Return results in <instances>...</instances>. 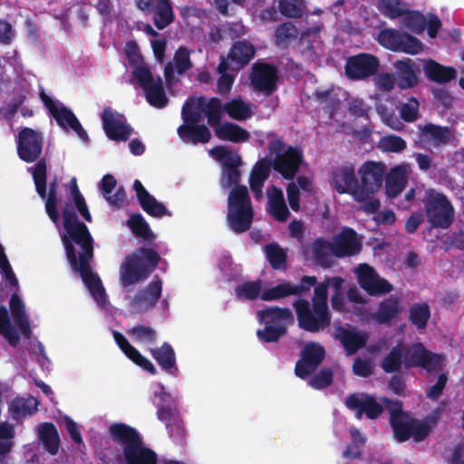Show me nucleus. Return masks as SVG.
<instances>
[{
  "label": "nucleus",
  "mask_w": 464,
  "mask_h": 464,
  "mask_svg": "<svg viewBox=\"0 0 464 464\" xmlns=\"http://www.w3.org/2000/svg\"><path fill=\"white\" fill-rule=\"evenodd\" d=\"M394 80L399 88L405 90L416 86L419 82L420 66L411 58L398 60L394 63Z\"/></svg>",
  "instance_id": "24"
},
{
  "label": "nucleus",
  "mask_w": 464,
  "mask_h": 464,
  "mask_svg": "<svg viewBox=\"0 0 464 464\" xmlns=\"http://www.w3.org/2000/svg\"><path fill=\"white\" fill-rule=\"evenodd\" d=\"M389 414L390 424L392 428L394 438L404 442L410 438L415 441H422L430 432V426L425 420H419L413 418L410 412L403 411V404L401 401H393L387 397H382Z\"/></svg>",
  "instance_id": "4"
},
{
  "label": "nucleus",
  "mask_w": 464,
  "mask_h": 464,
  "mask_svg": "<svg viewBox=\"0 0 464 464\" xmlns=\"http://www.w3.org/2000/svg\"><path fill=\"white\" fill-rule=\"evenodd\" d=\"M403 364V350L401 343L393 346L381 362V368L386 373L397 372Z\"/></svg>",
  "instance_id": "45"
},
{
  "label": "nucleus",
  "mask_w": 464,
  "mask_h": 464,
  "mask_svg": "<svg viewBox=\"0 0 464 464\" xmlns=\"http://www.w3.org/2000/svg\"><path fill=\"white\" fill-rule=\"evenodd\" d=\"M38 401L31 398H15L9 405V411L12 417L15 420L31 416L37 411Z\"/></svg>",
  "instance_id": "42"
},
{
  "label": "nucleus",
  "mask_w": 464,
  "mask_h": 464,
  "mask_svg": "<svg viewBox=\"0 0 464 464\" xmlns=\"http://www.w3.org/2000/svg\"><path fill=\"white\" fill-rule=\"evenodd\" d=\"M423 71L430 81L438 83H447L457 77L455 68L444 66L433 60L425 63Z\"/></svg>",
  "instance_id": "34"
},
{
  "label": "nucleus",
  "mask_w": 464,
  "mask_h": 464,
  "mask_svg": "<svg viewBox=\"0 0 464 464\" xmlns=\"http://www.w3.org/2000/svg\"><path fill=\"white\" fill-rule=\"evenodd\" d=\"M256 54L255 46L246 40H238L231 45L225 61L231 71H239L247 65Z\"/></svg>",
  "instance_id": "23"
},
{
  "label": "nucleus",
  "mask_w": 464,
  "mask_h": 464,
  "mask_svg": "<svg viewBox=\"0 0 464 464\" xmlns=\"http://www.w3.org/2000/svg\"><path fill=\"white\" fill-rule=\"evenodd\" d=\"M377 40L380 45L393 52L416 54L422 49L418 38L392 28L381 30Z\"/></svg>",
  "instance_id": "13"
},
{
  "label": "nucleus",
  "mask_w": 464,
  "mask_h": 464,
  "mask_svg": "<svg viewBox=\"0 0 464 464\" xmlns=\"http://www.w3.org/2000/svg\"><path fill=\"white\" fill-rule=\"evenodd\" d=\"M153 23L156 28L162 30L173 23L175 14L170 0H156Z\"/></svg>",
  "instance_id": "39"
},
{
  "label": "nucleus",
  "mask_w": 464,
  "mask_h": 464,
  "mask_svg": "<svg viewBox=\"0 0 464 464\" xmlns=\"http://www.w3.org/2000/svg\"><path fill=\"white\" fill-rule=\"evenodd\" d=\"M241 164L242 160L239 154L233 159H228L227 162L223 164V176L226 182L224 187L229 188L233 185H238L241 177V171L239 170Z\"/></svg>",
  "instance_id": "48"
},
{
  "label": "nucleus",
  "mask_w": 464,
  "mask_h": 464,
  "mask_svg": "<svg viewBox=\"0 0 464 464\" xmlns=\"http://www.w3.org/2000/svg\"><path fill=\"white\" fill-rule=\"evenodd\" d=\"M231 70L229 64L225 61V56H221V61L218 65V72L220 77L218 80L217 92L219 94H226L230 92L235 81V76L228 74L227 72Z\"/></svg>",
  "instance_id": "52"
},
{
  "label": "nucleus",
  "mask_w": 464,
  "mask_h": 464,
  "mask_svg": "<svg viewBox=\"0 0 464 464\" xmlns=\"http://www.w3.org/2000/svg\"><path fill=\"white\" fill-rule=\"evenodd\" d=\"M101 120L107 137L111 140L126 141L132 135L133 129L126 122L124 115L110 107L103 109Z\"/></svg>",
  "instance_id": "17"
},
{
  "label": "nucleus",
  "mask_w": 464,
  "mask_h": 464,
  "mask_svg": "<svg viewBox=\"0 0 464 464\" xmlns=\"http://www.w3.org/2000/svg\"><path fill=\"white\" fill-rule=\"evenodd\" d=\"M128 334L137 343H154L157 340L156 331L147 325L138 324L128 331Z\"/></svg>",
  "instance_id": "54"
},
{
  "label": "nucleus",
  "mask_w": 464,
  "mask_h": 464,
  "mask_svg": "<svg viewBox=\"0 0 464 464\" xmlns=\"http://www.w3.org/2000/svg\"><path fill=\"white\" fill-rule=\"evenodd\" d=\"M403 365L409 370L412 367H421L428 372L440 371L443 356L434 353L425 348L422 343L417 342L411 345L403 344Z\"/></svg>",
  "instance_id": "11"
},
{
  "label": "nucleus",
  "mask_w": 464,
  "mask_h": 464,
  "mask_svg": "<svg viewBox=\"0 0 464 464\" xmlns=\"http://www.w3.org/2000/svg\"><path fill=\"white\" fill-rule=\"evenodd\" d=\"M325 358V349L315 342L306 343L300 352V358L295 365V373L302 380L310 377Z\"/></svg>",
  "instance_id": "16"
},
{
  "label": "nucleus",
  "mask_w": 464,
  "mask_h": 464,
  "mask_svg": "<svg viewBox=\"0 0 464 464\" xmlns=\"http://www.w3.org/2000/svg\"><path fill=\"white\" fill-rule=\"evenodd\" d=\"M289 295H295L293 284L290 282H284L263 291L261 294V299L264 301H274Z\"/></svg>",
  "instance_id": "53"
},
{
  "label": "nucleus",
  "mask_w": 464,
  "mask_h": 464,
  "mask_svg": "<svg viewBox=\"0 0 464 464\" xmlns=\"http://www.w3.org/2000/svg\"><path fill=\"white\" fill-rule=\"evenodd\" d=\"M127 226L136 237L143 240L152 241L155 238L149 224L140 213L130 215L127 220Z\"/></svg>",
  "instance_id": "46"
},
{
  "label": "nucleus",
  "mask_w": 464,
  "mask_h": 464,
  "mask_svg": "<svg viewBox=\"0 0 464 464\" xmlns=\"http://www.w3.org/2000/svg\"><path fill=\"white\" fill-rule=\"evenodd\" d=\"M160 260L159 253L150 247H140L139 252L126 256L121 266V281L124 287L145 281Z\"/></svg>",
  "instance_id": "5"
},
{
  "label": "nucleus",
  "mask_w": 464,
  "mask_h": 464,
  "mask_svg": "<svg viewBox=\"0 0 464 464\" xmlns=\"http://www.w3.org/2000/svg\"><path fill=\"white\" fill-rule=\"evenodd\" d=\"M287 328L285 325H272L265 324L264 329H258L256 335L258 339L264 343H276L283 335L286 334Z\"/></svg>",
  "instance_id": "56"
},
{
  "label": "nucleus",
  "mask_w": 464,
  "mask_h": 464,
  "mask_svg": "<svg viewBox=\"0 0 464 464\" xmlns=\"http://www.w3.org/2000/svg\"><path fill=\"white\" fill-rule=\"evenodd\" d=\"M265 252L270 266L275 270H285L286 268V253L276 243L267 244Z\"/></svg>",
  "instance_id": "49"
},
{
  "label": "nucleus",
  "mask_w": 464,
  "mask_h": 464,
  "mask_svg": "<svg viewBox=\"0 0 464 464\" xmlns=\"http://www.w3.org/2000/svg\"><path fill=\"white\" fill-rule=\"evenodd\" d=\"M430 315L429 304L427 302H420L410 306L408 320L418 330H423L427 327Z\"/></svg>",
  "instance_id": "41"
},
{
  "label": "nucleus",
  "mask_w": 464,
  "mask_h": 464,
  "mask_svg": "<svg viewBox=\"0 0 464 464\" xmlns=\"http://www.w3.org/2000/svg\"><path fill=\"white\" fill-rule=\"evenodd\" d=\"M278 8L285 17L301 18L304 14V5L302 0L291 2L290 0H279Z\"/></svg>",
  "instance_id": "58"
},
{
  "label": "nucleus",
  "mask_w": 464,
  "mask_h": 464,
  "mask_svg": "<svg viewBox=\"0 0 464 464\" xmlns=\"http://www.w3.org/2000/svg\"><path fill=\"white\" fill-rule=\"evenodd\" d=\"M408 183V170L406 165H398L390 170L386 176V195L390 198L399 196Z\"/></svg>",
  "instance_id": "29"
},
{
  "label": "nucleus",
  "mask_w": 464,
  "mask_h": 464,
  "mask_svg": "<svg viewBox=\"0 0 464 464\" xmlns=\"http://www.w3.org/2000/svg\"><path fill=\"white\" fill-rule=\"evenodd\" d=\"M262 281H246L237 285L235 288V295L240 300H256L261 298Z\"/></svg>",
  "instance_id": "50"
},
{
  "label": "nucleus",
  "mask_w": 464,
  "mask_h": 464,
  "mask_svg": "<svg viewBox=\"0 0 464 464\" xmlns=\"http://www.w3.org/2000/svg\"><path fill=\"white\" fill-rule=\"evenodd\" d=\"M356 275L358 284L368 294L373 281L378 276V273L368 264H361L356 269Z\"/></svg>",
  "instance_id": "57"
},
{
  "label": "nucleus",
  "mask_w": 464,
  "mask_h": 464,
  "mask_svg": "<svg viewBox=\"0 0 464 464\" xmlns=\"http://www.w3.org/2000/svg\"><path fill=\"white\" fill-rule=\"evenodd\" d=\"M403 312V306L398 296L391 295L380 302L378 309L372 318L379 324H390Z\"/></svg>",
  "instance_id": "28"
},
{
  "label": "nucleus",
  "mask_w": 464,
  "mask_h": 464,
  "mask_svg": "<svg viewBox=\"0 0 464 464\" xmlns=\"http://www.w3.org/2000/svg\"><path fill=\"white\" fill-rule=\"evenodd\" d=\"M312 255L314 263L324 268L332 266L334 260V246L333 243L324 237L316 238L311 246Z\"/></svg>",
  "instance_id": "33"
},
{
  "label": "nucleus",
  "mask_w": 464,
  "mask_h": 464,
  "mask_svg": "<svg viewBox=\"0 0 464 464\" xmlns=\"http://www.w3.org/2000/svg\"><path fill=\"white\" fill-rule=\"evenodd\" d=\"M203 107V114L207 117L208 124L215 130L221 124L225 103L222 104L220 99L217 97H212L208 102L204 98Z\"/></svg>",
  "instance_id": "43"
},
{
  "label": "nucleus",
  "mask_w": 464,
  "mask_h": 464,
  "mask_svg": "<svg viewBox=\"0 0 464 464\" xmlns=\"http://www.w3.org/2000/svg\"><path fill=\"white\" fill-rule=\"evenodd\" d=\"M124 53L130 66L133 67V71H136L138 68H149L144 63L143 57L136 41L130 40L126 43Z\"/></svg>",
  "instance_id": "55"
},
{
  "label": "nucleus",
  "mask_w": 464,
  "mask_h": 464,
  "mask_svg": "<svg viewBox=\"0 0 464 464\" xmlns=\"http://www.w3.org/2000/svg\"><path fill=\"white\" fill-rule=\"evenodd\" d=\"M257 317L261 324H269L272 325H285L291 324L294 322L293 313L289 308L271 306L259 310Z\"/></svg>",
  "instance_id": "31"
},
{
  "label": "nucleus",
  "mask_w": 464,
  "mask_h": 464,
  "mask_svg": "<svg viewBox=\"0 0 464 464\" xmlns=\"http://www.w3.org/2000/svg\"><path fill=\"white\" fill-rule=\"evenodd\" d=\"M421 202L431 227L447 229L451 226L455 210L445 194L430 188L424 191Z\"/></svg>",
  "instance_id": "8"
},
{
  "label": "nucleus",
  "mask_w": 464,
  "mask_h": 464,
  "mask_svg": "<svg viewBox=\"0 0 464 464\" xmlns=\"http://www.w3.org/2000/svg\"><path fill=\"white\" fill-rule=\"evenodd\" d=\"M380 148L383 151L399 153L405 150L406 141L397 135H387L381 139Z\"/></svg>",
  "instance_id": "62"
},
{
  "label": "nucleus",
  "mask_w": 464,
  "mask_h": 464,
  "mask_svg": "<svg viewBox=\"0 0 464 464\" xmlns=\"http://www.w3.org/2000/svg\"><path fill=\"white\" fill-rule=\"evenodd\" d=\"M132 75L144 90L147 102L153 107L161 109L168 104L163 82L160 76L154 79L150 68H138Z\"/></svg>",
  "instance_id": "12"
},
{
  "label": "nucleus",
  "mask_w": 464,
  "mask_h": 464,
  "mask_svg": "<svg viewBox=\"0 0 464 464\" xmlns=\"http://www.w3.org/2000/svg\"><path fill=\"white\" fill-rule=\"evenodd\" d=\"M272 168V160L266 158L259 160L252 169L249 177V184L264 185L268 179Z\"/></svg>",
  "instance_id": "51"
},
{
  "label": "nucleus",
  "mask_w": 464,
  "mask_h": 464,
  "mask_svg": "<svg viewBox=\"0 0 464 464\" xmlns=\"http://www.w3.org/2000/svg\"><path fill=\"white\" fill-rule=\"evenodd\" d=\"M277 68L267 63H256L252 67L251 84L257 92L271 94L276 89Z\"/></svg>",
  "instance_id": "19"
},
{
  "label": "nucleus",
  "mask_w": 464,
  "mask_h": 464,
  "mask_svg": "<svg viewBox=\"0 0 464 464\" xmlns=\"http://www.w3.org/2000/svg\"><path fill=\"white\" fill-rule=\"evenodd\" d=\"M162 293V280L156 275L154 279L144 288L139 290L130 303L134 313H143L153 308Z\"/></svg>",
  "instance_id": "18"
},
{
  "label": "nucleus",
  "mask_w": 464,
  "mask_h": 464,
  "mask_svg": "<svg viewBox=\"0 0 464 464\" xmlns=\"http://www.w3.org/2000/svg\"><path fill=\"white\" fill-rule=\"evenodd\" d=\"M9 305L14 322L24 334L28 335L31 329L23 301L16 294H13Z\"/></svg>",
  "instance_id": "40"
},
{
  "label": "nucleus",
  "mask_w": 464,
  "mask_h": 464,
  "mask_svg": "<svg viewBox=\"0 0 464 464\" xmlns=\"http://www.w3.org/2000/svg\"><path fill=\"white\" fill-rule=\"evenodd\" d=\"M56 113L53 116L57 124L63 129H72L78 127L79 121L75 114L67 107L61 106Z\"/></svg>",
  "instance_id": "61"
},
{
  "label": "nucleus",
  "mask_w": 464,
  "mask_h": 464,
  "mask_svg": "<svg viewBox=\"0 0 464 464\" xmlns=\"http://www.w3.org/2000/svg\"><path fill=\"white\" fill-rule=\"evenodd\" d=\"M380 67L379 59L367 53L350 56L344 65V72L348 79L353 81L365 80L374 76Z\"/></svg>",
  "instance_id": "15"
},
{
  "label": "nucleus",
  "mask_w": 464,
  "mask_h": 464,
  "mask_svg": "<svg viewBox=\"0 0 464 464\" xmlns=\"http://www.w3.org/2000/svg\"><path fill=\"white\" fill-rule=\"evenodd\" d=\"M361 185L353 190L356 201H364L382 186L385 166L382 162L366 161L359 169Z\"/></svg>",
  "instance_id": "10"
},
{
  "label": "nucleus",
  "mask_w": 464,
  "mask_h": 464,
  "mask_svg": "<svg viewBox=\"0 0 464 464\" xmlns=\"http://www.w3.org/2000/svg\"><path fill=\"white\" fill-rule=\"evenodd\" d=\"M64 234L61 237L66 258L73 272L79 273L92 298L102 305L106 293L100 276L92 271L94 240L85 223L79 220L73 206L66 202L63 208Z\"/></svg>",
  "instance_id": "1"
},
{
  "label": "nucleus",
  "mask_w": 464,
  "mask_h": 464,
  "mask_svg": "<svg viewBox=\"0 0 464 464\" xmlns=\"http://www.w3.org/2000/svg\"><path fill=\"white\" fill-rule=\"evenodd\" d=\"M179 138L186 143H207L211 139L208 126L199 123L181 124L178 128Z\"/></svg>",
  "instance_id": "30"
},
{
  "label": "nucleus",
  "mask_w": 464,
  "mask_h": 464,
  "mask_svg": "<svg viewBox=\"0 0 464 464\" xmlns=\"http://www.w3.org/2000/svg\"><path fill=\"white\" fill-rule=\"evenodd\" d=\"M377 7L383 15L391 19H396L406 14V10L401 6L399 0H379Z\"/></svg>",
  "instance_id": "60"
},
{
  "label": "nucleus",
  "mask_w": 464,
  "mask_h": 464,
  "mask_svg": "<svg viewBox=\"0 0 464 464\" xmlns=\"http://www.w3.org/2000/svg\"><path fill=\"white\" fill-rule=\"evenodd\" d=\"M157 417L160 421L165 423L172 438L180 440L184 437V422L175 408L170 405H159Z\"/></svg>",
  "instance_id": "27"
},
{
  "label": "nucleus",
  "mask_w": 464,
  "mask_h": 464,
  "mask_svg": "<svg viewBox=\"0 0 464 464\" xmlns=\"http://www.w3.org/2000/svg\"><path fill=\"white\" fill-rule=\"evenodd\" d=\"M269 212L277 221H285L289 215V209L285 202L284 194L281 188L273 186L271 191H267Z\"/></svg>",
  "instance_id": "35"
},
{
  "label": "nucleus",
  "mask_w": 464,
  "mask_h": 464,
  "mask_svg": "<svg viewBox=\"0 0 464 464\" xmlns=\"http://www.w3.org/2000/svg\"><path fill=\"white\" fill-rule=\"evenodd\" d=\"M225 112L233 120L246 121L252 117L251 105L241 99H233L225 103Z\"/></svg>",
  "instance_id": "44"
},
{
  "label": "nucleus",
  "mask_w": 464,
  "mask_h": 464,
  "mask_svg": "<svg viewBox=\"0 0 464 464\" xmlns=\"http://www.w3.org/2000/svg\"><path fill=\"white\" fill-rule=\"evenodd\" d=\"M333 337L340 342L348 356L355 354L367 343L366 334L349 324L335 326Z\"/></svg>",
  "instance_id": "21"
},
{
  "label": "nucleus",
  "mask_w": 464,
  "mask_h": 464,
  "mask_svg": "<svg viewBox=\"0 0 464 464\" xmlns=\"http://www.w3.org/2000/svg\"><path fill=\"white\" fill-rule=\"evenodd\" d=\"M203 106V96L187 99L181 109L183 124L199 123L202 121Z\"/></svg>",
  "instance_id": "38"
},
{
  "label": "nucleus",
  "mask_w": 464,
  "mask_h": 464,
  "mask_svg": "<svg viewBox=\"0 0 464 464\" xmlns=\"http://www.w3.org/2000/svg\"><path fill=\"white\" fill-rule=\"evenodd\" d=\"M298 325L310 333H318L331 324V314L328 307L327 285L321 283L314 289L312 308L305 299H297L294 303Z\"/></svg>",
  "instance_id": "3"
},
{
  "label": "nucleus",
  "mask_w": 464,
  "mask_h": 464,
  "mask_svg": "<svg viewBox=\"0 0 464 464\" xmlns=\"http://www.w3.org/2000/svg\"><path fill=\"white\" fill-rule=\"evenodd\" d=\"M268 151L275 155L272 167L285 179L292 180L304 161L303 150L299 147L285 146L282 138L276 137L268 142Z\"/></svg>",
  "instance_id": "7"
},
{
  "label": "nucleus",
  "mask_w": 464,
  "mask_h": 464,
  "mask_svg": "<svg viewBox=\"0 0 464 464\" xmlns=\"http://www.w3.org/2000/svg\"><path fill=\"white\" fill-rule=\"evenodd\" d=\"M334 382V372L329 367H323L317 373L311 376L308 384L315 390L330 386Z\"/></svg>",
  "instance_id": "59"
},
{
  "label": "nucleus",
  "mask_w": 464,
  "mask_h": 464,
  "mask_svg": "<svg viewBox=\"0 0 464 464\" xmlns=\"http://www.w3.org/2000/svg\"><path fill=\"white\" fill-rule=\"evenodd\" d=\"M133 189L136 192L139 204L148 215L153 218L171 215L166 206L151 196L139 179L134 180Z\"/></svg>",
  "instance_id": "26"
},
{
  "label": "nucleus",
  "mask_w": 464,
  "mask_h": 464,
  "mask_svg": "<svg viewBox=\"0 0 464 464\" xmlns=\"http://www.w3.org/2000/svg\"><path fill=\"white\" fill-rule=\"evenodd\" d=\"M254 219V209L247 188L237 185L227 197V220L229 227L237 234L247 231Z\"/></svg>",
  "instance_id": "6"
},
{
  "label": "nucleus",
  "mask_w": 464,
  "mask_h": 464,
  "mask_svg": "<svg viewBox=\"0 0 464 464\" xmlns=\"http://www.w3.org/2000/svg\"><path fill=\"white\" fill-rule=\"evenodd\" d=\"M108 432L111 440L122 447L115 456L118 464H158L156 451L144 443L135 428L122 422L112 423Z\"/></svg>",
  "instance_id": "2"
},
{
  "label": "nucleus",
  "mask_w": 464,
  "mask_h": 464,
  "mask_svg": "<svg viewBox=\"0 0 464 464\" xmlns=\"http://www.w3.org/2000/svg\"><path fill=\"white\" fill-rule=\"evenodd\" d=\"M38 440L50 455H56L60 449V437L53 422H43L37 427Z\"/></svg>",
  "instance_id": "32"
},
{
  "label": "nucleus",
  "mask_w": 464,
  "mask_h": 464,
  "mask_svg": "<svg viewBox=\"0 0 464 464\" xmlns=\"http://www.w3.org/2000/svg\"><path fill=\"white\" fill-rule=\"evenodd\" d=\"M332 185L339 194L353 195V190L357 188L353 164L337 166L332 172Z\"/></svg>",
  "instance_id": "25"
},
{
  "label": "nucleus",
  "mask_w": 464,
  "mask_h": 464,
  "mask_svg": "<svg viewBox=\"0 0 464 464\" xmlns=\"http://www.w3.org/2000/svg\"><path fill=\"white\" fill-rule=\"evenodd\" d=\"M43 146L44 137L40 131L29 127L20 130L16 140V150L23 161L31 163L40 160Z\"/></svg>",
  "instance_id": "14"
},
{
  "label": "nucleus",
  "mask_w": 464,
  "mask_h": 464,
  "mask_svg": "<svg viewBox=\"0 0 464 464\" xmlns=\"http://www.w3.org/2000/svg\"><path fill=\"white\" fill-rule=\"evenodd\" d=\"M450 132L448 127L434 124H426L421 130L424 140L432 141L435 145L446 144L450 140Z\"/></svg>",
  "instance_id": "47"
},
{
  "label": "nucleus",
  "mask_w": 464,
  "mask_h": 464,
  "mask_svg": "<svg viewBox=\"0 0 464 464\" xmlns=\"http://www.w3.org/2000/svg\"><path fill=\"white\" fill-rule=\"evenodd\" d=\"M334 256L343 258L359 254L362 244L357 238V233L351 227H344L333 239Z\"/></svg>",
  "instance_id": "22"
},
{
  "label": "nucleus",
  "mask_w": 464,
  "mask_h": 464,
  "mask_svg": "<svg viewBox=\"0 0 464 464\" xmlns=\"http://www.w3.org/2000/svg\"><path fill=\"white\" fill-rule=\"evenodd\" d=\"M31 172L35 190L42 199H45V211L49 218L57 224L59 213L57 209V181H51L47 193V164L45 159H40L36 164L28 169Z\"/></svg>",
  "instance_id": "9"
},
{
  "label": "nucleus",
  "mask_w": 464,
  "mask_h": 464,
  "mask_svg": "<svg viewBox=\"0 0 464 464\" xmlns=\"http://www.w3.org/2000/svg\"><path fill=\"white\" fill-rule=\"evenodd\" d=\"M297 36L296 27L290 22H285L278 25L276 30L275 37L276 44H283L295 39Z\"/></svg>",
  "instance_id": "63"
},
{
  "label": "nucleus",
  "mask_w": 464,
  "mask_h": 464,
  "mask_svg": "<svg viewBox=\"0 0 464 464\" xmlns=\"http://www.w3.org/2000/svg\"><path fill=\"white\" fill-rule=\"evenodd\" d=\"M214 131L219 140H228L235 143L245 142L250 137L246 130L232 122L220 124L214 130Z\"/></svg>",
  "instance_id": "36"
},
{
  "label": "nucleus",
  "mask_w": 464,
  "mask_h": 464,
  "mask_svg": "<svg viewBox=\"0 0 464 464\" xmlns=\"http://www.w3.org/2000/svg\"><path fill=\"white\" fill-rule=\"evenodd\" d=\"M149 351L163 371L172 373L176 368V353L169 343L165 342L160 347L150 348Z\"/></svg>",
  "instance_id": "37"
},
{
  "label": "nucleus",
  "mask_w": 464,
  "mask_h": 464,
  "mask_svg": "<svg viewBox=\"0 0 464 464\" xmlns=\"http://www.w3.org/2000/svg\"><path fill=\"white\" fill-rule=\"evenodd\" d=\"M420 103L414 97H411L407 102L402 103L400 109L401 118L406 122L417 120Z\"/></svg>",
  "instance_id": "64"
},
{
  "label": "nucleus",
  "mask_w": 464,
  "mask_h": 464,
  "mask_svg": "<svg viewBox=\"0 0 464 464\" xmlns=\"http://www.w3.org/2000/svg\"><path fill=\"white\" fill-rule=\"evenodd\" d=\"M348 409L355 411L357 419L364 414L370 420L377 419L383 411V407L376 399L367 393L351 394L345 401Z\"/></svg>",
  "instance_id": "20"
}]
</instances>
